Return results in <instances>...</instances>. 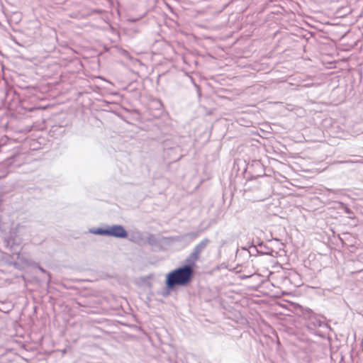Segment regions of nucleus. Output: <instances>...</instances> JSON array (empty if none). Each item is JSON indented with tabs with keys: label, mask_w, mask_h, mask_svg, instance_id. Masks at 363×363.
Here are the masks:
<instances>
[{
	"label": "nucleus",
	"mask_w": 363,
	"mask_h": 363,
	"mask_svg": "<svg viewBox=\"0 0 363 363\" xmlns=\"http://www.w3.org/2000/svg\"><path fill=\"white\" fill-rule=\"evenodd\" d=\"M202 230H197L190 232L183 235L162 237L160 238L156 237L155 235H148L146 236V243H148L152 247H160L162 243L172 244L174 242L182 243L186 245L196 240L200 235Z\"/></svg>",
	"instance_id": "f257e3e1"
},
{
	"label": "nucleus",
	"mask_w": 363,
	"mask_h": 363,
	"mask_svg": "<svg viewBox=\"0 0 363 363\" xmlns=\"http://www.w3.org/2000/svg\"><path fill=\"white\" fill-rule=\"evenodd\" d=\"M194 276L187 268L179 267L167 273L166 279L175 286H186L192 281Z\"/></svg>",
	"instance_id": "f03ea898"
},
{
	"label": "nucleus",
	"mask_w": 363,
	"mask_h": 363,
	"mask_svg": "<svg viewBox=\"0 0 363 363\" xmlns=\"http://www.w3.org/2000/svg\"><path fill=\"white\" fill-rule=\"evenodd\" d=\"M303 317L306 320L305 325L311 331H315L318 328L326 325L323 317L315 314L311 309H308L303 313Z\"/></svg>",
	"instance_id": "7ed1b4c3"
},
{
	"label": "nucleus",
	"mask_w": 363,
	"mask_h": 363,
	"mask_svg": "<svg viewBox=\"0 0 363 363\" xmlns=\"http://www.w3.org/2000/svg\"><path fill=\"white\" fill-rule=\"evenodd\" d=\"M18 228H0L2 239L6 247L12 248L14 245L21 243V238L18 236Z\"/></svg>",
	"instance_id": "20e7f679"
},
{
	"label": "nucleus",
	"mask_w": 363,
	"mask_h": 363,
	"mask_svg": "<svg viewBox=\"0 0 363 363\" xmlns=\"http://www.w3.org/2000/svg\"><path fill=\"white\" fill-rule=\"evenodd\" d=\"M86 233H92L104 236L125 238L128 236L125 228H89Z\"/></svg>",
	"instance_id": "39448f33"
},
{
	"label": "nucleus",
	"mask_w": 363,
	"mask_h": 363,
	"mask_svg": "<svg viewBox=\"0 0 363 363\" xmlns=\"http://www.w3.org/2000/svg\"><path fill=\"white\" fill-rule=\"evenodd\" d=\"M199 259L196 255L191 252L185 259V264L182 267L187 268V271L194 275V268L196 267V262Z\"/></svg>",
	"instance_id": "423d86ee"
},
{
	"label": "nucleus",
	"mask_w": 363,
	"mask_h": 363,
	"mask_svg": "<svg viewBox=\"0 0 363 363\" xmlns=\"http://www.w3.org/2000/svg\"><path fill=\"white\" fill-rule=\"evenodd\" d=\"M128 236L129 240L135 243L140 245L146 244V236L139 231H133Z\"/></svg>",
	"instance_id": "0eeeda50"
},
{
	"label": "nucleus",
	"mask_w": 363,
	"mask_h": 363,
	"mask_svg": "<svg viewBox=\"0 0 363 363\" xmlns=\"http://www.w3.org/2000/svg\"><path fill=\"white\" fill-rule=\"evenodd\" d=\"M210 242V239L207 238L203 239L199 243L195 245L191 252L200 258L201 254L206 248Z\"/></svg>",
	"instance_id": "6e6552de"
},
{
	"label": "nucleus",
	"mask_w": 363,
	"mask_h": 363,
	"mask_svg": "<svg viewBox=\"0 0 363 363\" xmlns=\"http://www.w3.org/2000/svg\"><path fill=\"white\" fill-rule=\"evenodd\" d=\"M175 288L176 286L174 284L165 279V286L161 291L160 295L166 298L172 294V291H174Z\"/></svg>",
	"instance_id": "1a4fd4ad"
},
{
	"label": "nucleus",
	"mask_w": 363,
	"mask_h": 363,
	"mask_svg": "<svg viewBox=\"0 0 363 363\" xmlns=\"http://www.w3.org/2000/svg\"><path fill=\"white\" fill-rule=\"evenodd\" d=\"M37 268L43 274H45L48 275V283L49 284L51 281V275L49 272H48L45 269H43L40 265L37 264Z\"/></svg>",
	"instance_id": "9d476101"
},
{
	"label": "nucleus",
	"mask_w": 363,
	"mask_h": 363,
	"mask_svg": "<svg viewBox=\"0 0 363 363\" xmlns=\"http://www.w3.org/2000/svg\"><path fill=\"white\" fill-rule=\"evenodd\" d=\"M264 247L267 249L265 250V252H259L255 247V250L257 252V253H259V254H262V255H272V252H274L272 250H269V248L266 247L264 245Z\"/></svg>",
	"instance_id": "9b49d317"
},
{
	"label": "nucleus",
	"mask_w": 363,
	"mask_h": 363,
	"mask_svg": "<svg viewBox=\"0 0 363 363\" xmlns=\"http://www.w3.org/2000/svg\"><path fill=\"white\" fill-rule=\"evenodd\" d=\"M264 247L267 249L265 250V252H259L255 247V250L257 252V253H259V254H262V255H272V252H274L272 250H269V248L266 247L264 245Z\"/></svg>",
	"instance_id": "f8f14e48"
},
{
	"label": "nucleus",
	"mask_w": 363,
	"mask_h": 363,
	"mask_svg": "<svg viewBox=\"0 0 363 363\" xmlns=\"http://www.w3.org/2000/svg\"><path fill=\"white\" fill-rule=\"evenodd\" d=\"M21 262L23 263H24L27 266H30L31 265V262L30 260H28V259L25 258V257H20Z\"/></svg>",
	"instance_id": "ddd939ff"
},
{
	"label": "nucleus",
	"mask_w": 363,
	"mask_h": 363,
	"mask_svg": "<svg viewBox=\"0 0 363 363\" xmlns=\"http://www.w3.org/2000/svg\"><path fill=\"white\" fill-rule=\"evenodd\" d=\"M10 264L13 266L16 269H21L20 264L17 262H11Z\"/></svg>",
	"instance_id": "4468645a"
},
{
	"label": "nucleus",
	"mask_w": 363,
	"mask_h": 363,
	"mask_svg": "<svg viewBox=\"0 0 363 363\" xmlns=\"http://www.w3.org/2000/svg\"><path fill=\"white\" fill-rule=\"evenodd\" d=\"M257 245L260 247H262L263 245V242H258Z\"/></svg>",
	"instance_id": "2eb2a0df"
},
{
	"label": "nucleus",
	"mask_w": 363,
	"mask_h": 363,
	"mask_svg": "<svg viewBox=\"0 0 363 363\" xmlns=\"http://www.w3.org/2000/svg\"><path fill=\"white\" fill-rule=\"evenodd\" d=\"M329 230H330L333 233H335V231L333 230V229L332 228H329Z\"/></svg>",
	"instance_id": "dca6fc26"
},
{
	"label": "nucleus",
	"mask_w": 363,
	"mask_h": 363,
	"mask_svg": "<svg viewBox=\"0 0 363 363\" xmlns=\"http://www.w3.org/2000/svg\"><path fill=\"white\" fill-rule=\"evenodd\" d=\"M250 255L251 256L252 255V252L251 251H248Z\"/></svg>",
	"instance_id": "f3484780"
}]
</instances>
